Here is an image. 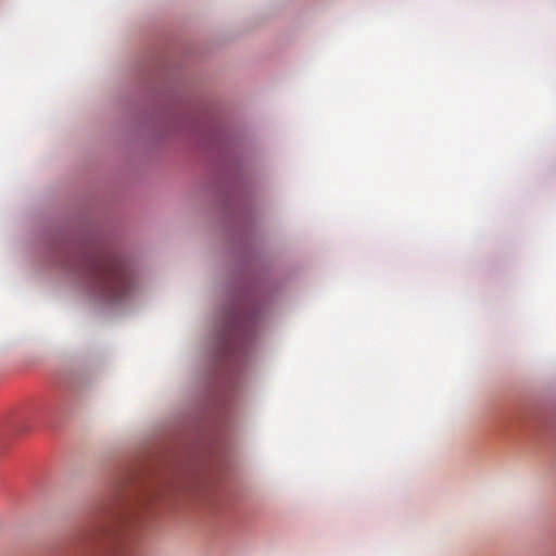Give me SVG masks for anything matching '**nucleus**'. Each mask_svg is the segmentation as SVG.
Segmentation results:
<instances>
[{
    "instance_id": "nucleus-1",
    "label": "nucleus",
    "mask_w": 556,
    "mask_h": 556,
    "mask_svg": "<svg viewBox=\"0 0 556 556\" xmlns=\"http://www.w3.org/2000/svg\"><path fill=\"white\" fill-rule=\"evenodd\" d=\"M79 275L91 293L105 302L125 299L131 290V278L124 258L111 247L93 242L75 260Z\"/></svg>"
},
{
    "instance_id": "nucleus-3",
    "label": "nucleus",
    "mask_w": 556,
    "mask_h": 556,
    "mask_svg": "<svg viewBox=\"0 0 556 556\" xmlns=\"http://www.w3.org/2000/svg\"><path fill=\"white\" fill-rule=\"evenodd\" d=\"M54 380H55V383H58L60 386L63 383V380L59 375L55 376Z\"/></svg>"
},
{
    "instance_id": "nucleus-5",
    "label": "nucleus",
    "mask_w": 556,
    "mask_h": 556,
    "mask_svg": "<svg viewBox=\"0 0 556 556\" xmlns=\"http://www.w3.org/2000/svg\"><path fill=\"white\" fill-rule=\"evenodd\" d=\"M71 266L74 267V260L72 258V263H71ZM74 268H72L73 270Z\"/></svg>"
},
{
    "instance_id": "nucleus-2",
    "label": "nucleus",
    "mask_w": 556,
    "mask_h": 556,
    "mask_svg": "<svg viewBox=\"0 0 556 556\" xmlns=\"http://www.w3.org/2000/svg\"><path fill=\"white\" fill-rule=\"evenodd\" d=\"M109 525L105 528V534L116 544H122L123 536L130 526V517L126 510L124 500L118 495L114 504L109 508Z\"/></svg>"
},
{
    "instance_id": "nucleus-4",
    "label": "nucleus",
    "mask_w": 556,
    "mask_h": 556,
    "mask_svg": "<svg viewBox=\"0 0 556 556\" xmlns=\"http://www.w3.org/2000/svg\"><path fill=\"white\" fill-rule=\"evenodd\" d=\"M56 417H58V413L55 412V413H53V420L56 419Z\"/></svg>"
}]
</instances>
